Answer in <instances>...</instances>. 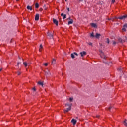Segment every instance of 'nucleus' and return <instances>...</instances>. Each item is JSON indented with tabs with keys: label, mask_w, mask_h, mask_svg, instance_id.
Masks as SVG:
<instances>
[{
	"label": "nucleus",
	"mask_w": 127,
	"mask_h": 127,
	"mask_svg": "<svg viewBox=\"0 0 127 127\" xmlns=\"http://www.w3.org/2000/svg\"><path fill=\"white\" fill-rule=\"evenodd\" d=\"M67 10L68 12H70V8H67Z\"/></svg>",
	"instance_id": "ea45409f"
},
{
	"label": "nucleus",
	"mask_w": 127,
	"mask_h": 127,
	"mask_svg": "<svg viewBox=\"0 0 127 127\" xmlns=\"http://www.w3.org/2000/svg\"><path fill=\"white\" fill-rule=\"evenodd\" d=\"M44 65L45 66H48V64H47V63H45Z\"/></svg>",
	"instance_id": "e433bc0d"
},
{
	"label": "nucleus",
	"mask_w": 127,
	"mask_h": 127,
	"mask_svg": "<svg viewBox=\"0 0 127 127\" xmlns=\"http://www.w3.org/2000/svg\"><path fill=\"white\" fill-rule=\"evenodd\" d=\"M23 65L25 66V67H27V63L26 62H23Z\"/></svg>",
	"instance_id": "5701e85b"
},
{
	"label": "nucleus",
	"mask_w": 127,
	"mask_h": 127,
	"mask_svg": "<svg viewBox=\"0 0 127 127\" xmlns=\"http://www.w3.org/2000/svg\"><path fill=\"white\" fill-rule=\"evenodd\" d=\"M115 0H112V3H114L115 2Z\"/></svg>",
	"instance_id": "58836bf2"
},
{
	"label": "nucleus",
	"mask_w": 127,
	"mask_h": 127,
	"mask_svg": "<svg viewBox=\"0 0 127 127\" xmlns=\"http://www.w3.org/2000/svg\"><path fill=\"white\" fill-rule=\"evenodd\" d=\"M73 54H74V55H76V56H78V53H76V52H74V53H73Z\"/></svg>",
	"instance_id": "2f4dec72"
},
{
	"label": "nucleus",
	"mask_w": 127,
	"mask_h": 127,
	"mask_svg": "<svg viewBox=\"0 0 127 127\" xmlns=\"http://www.w3.org/2000/svg\"><path fill=\"white\" fill-rule=\"evenodd\" d=\"M47 34H48V36H49L51 39L52 38H53V35L50 33V32H48Z\"/></svg>",
	"instance_id": "6e6552de"
},
{
	"label": "nucleus",
	"mask_w": 127,
	"mask_h": 127,
	"mask_svg": "<svg viewBox=\"0 0 127 127\" xmlns=\"http://www.w3.org/2000/svg\"><path fill=\"white\" fill-rule=\"evenodd\" d=\"M43 46H42V44H41L40 45V48H39V51H40V52H41V51L42 50V48H43Z\"/></svg>",
	"instance_id": "412c9836"
},
{
	"label": "nucleus",
	"mask_w": 127,
	"mask_h": 127,
	"mask_svg": "<svg viewBox=\"0 0 127 127\" xmlns=\"http://www.w3.org/2000/svg\"><path fill=\"white\" fill-rule=\"evenodd\" d=\"M79 1H84V0H79Z\"/></svg>",
	"instance_id": "37998d69"
},
{
	"label": "nucleus",
	"mask_w": 127,
	"mask_h": 127,
	"mask_svg": "<svg viewBox=\"0 0 127 127\" xmlns=\"http://www.w3.org/2000/svg\"><path fill=\"white\" fill-rule=\"evenodd\" d=\"M99 5H103V2H99L98 3Z\"/></svg>",
	"instance_id": "c756f323"
},
{
	"label": "nucleus",
	"mask_w": 127,
	"mask_h": 127,
	"mask_svg": "<svg viewBox=\"0 0 127 127\" xmlns=\"http://www.w3.org/2000/svg\"><path fill=\"white\" fill-rule=\"evenodd\" d=\"M32 90H33V91L35 92V91H36V88L35 87H34L33 88Z\"/></svg>",
	"instance_id": "72a5a7b5"
},
{
	"label": "nucleus",
	"mask_w": 127,
	"mask_h": 127,
	"mask_svg": "<svg viewBox=\"0 0 127 127\" xmlns=\"http://www.w3.org/2000/svg\"><path fill=\"white\" fill-rule=\"evenodd\" d=\"M123 40H124L125 42H127V37L125 36L123 38Z\"/></svg>",
	"instance_id": "aec40b11"
},
{
	"label": "nucleus",
	"mask_w": 127,
	"mask_h": 127,
	"mask_svg": "<svg viewBox=\"0 0 127 127\" xmlns=\"http://www.w3.org/2000/svg\"><path fill=\"white\" fill-rule=\"evenodd\" d=\"M111 109H112V107H109L108 108L109 111H110Z\"/></svg>",
	"instance_id": "4c0bfd02"
},
{
	"label": "nucleus",
	"mask_w": 127,
	"mask_h": 127,
	"mask_svg": "<svg viewBox=\"0 0 127 127\" xmlns=\"http://www.w3.org/2000/svg\"><path fill=\"white\" fill-rule=\"evenodd\" d=\"M19 64H21V62H18L17 66H18V65H19Z\"/></svg>",
	"instance_id": "f704fd0d"
},
{
	"label": "nucleus",
	"mask_w": 127,
	"mask_h": 127,
	"mask_svg": "<svg viewBox=\"0 0 127 127\" xmlns=\"http://www.w3.org/2000/svg\"><path fill=\"white\" fill-rule=\"evenodd\" d=\"M55 63H56V60H55V59H53L52 61V65H55Z\"/></svg>",
	"instance_id": "f8f14e48"
},
{
	"label": "nucleus",
	"mask_w": 127,
	"mask_h": 127,
	"mask_svg": "<svg viewBox=\"0 0 127 127\" xmlns=\"http://www.w3.org/2000/svg\"><path fill=\"white\" fill-rule=\"evenodd\" d=\"M45 75L47 77L50 76V71H49L48 69H47V70L45 71Z\"/></svg>",
	"instance_id": "39448f33"
},
{
	"label": "nucleus",
	"mask_w": 127,
	"mask_h": 127,
	"mask_svg": "<svg viewBox=\"0 0 127 127\" xmlns=\"http://www.w3.org/2000/svg\"><path fill=\"white\" fill-rule=\"evenodd\" d=\"M100 36H101V34L99 33H96L94 37H96V38L99 39L100 38Z\"/></svg>",
	"instance_id": "9b49d317"
},
{
	"label": "nucleus",
	"mask_w": 127,
	"mask_h": 127,
	"mask_svg": "<svg viewBox=\"0 0 127 127\" xmlns=\"http://www.w3.org/2000/svg\"><path fill=\"white\" fill-rule=\"evenodd\" d=\"M109 19V20H110V19Z\"/></svg>",
	"instance_id": "3c124183"
},
{
	"label": "nucleus",
	"mask_w": 127,
	"mask_h": 127,
	"mask_svg": "<svg viewBox=\"0 0 127 127\" xmlns=\"http://www.w3.org/2000/svg\"><path fill=\"white\" fill-rule=\"evenodd\" d=\"M81 57H83L85 55H87V53L85 51H83L80 53Z\"/></svg>",
	"instance_id": "20e7f679"
},
{
	"label": "nucleus",
	"mask_w": 127,
	"mask_h": 127,
	"mask_svg": "<svg viewBox=\"0 0 127 127\" xmlns=\"http://www.w3.org/2000/svg\"><path fill=\"white\" fill-rule=\"evenodd\" d=\"M99 115L96 116V118H99Z\"/></svg>",
	"instance_id": "c03bdc74"
},
{
	"label": "nucleus",
	"mask_w": 127,
	"mask_h": 127,
	"mask_svg": "<svg viewBox=\"0 0 127 127\" xmlns=\"http://www.w3.org/2000/svg\"><path fill=\"white\" fill-rule=\"evenodd\" d=\"M127 15H125L124 16L119 17L118 18H117L118 19L123 20V19H126V18H127Z\"/></svg>",
	"instance_id": "f03ea898"
},
{
	"label": "nucleus",
	"mask_w": 127,
	"mask_h": 127,
	"mask_svg": "<svg viewBox=\"0 0 127 127\" xmlns=\"http://www.w3.org/2000/svg\"><path fill=\"white\" fill-rule=\"evenodd\" d=\"M53 23H54V24H55L57 26H58V21H57V20L55 19H53Z\"/></svg>",
	"instance_id": "0eeeda50"
},
{
	"label": "nucleus",
	"mask_w": 127,
	"mask_h": 127,
	"mask_svg": "<svg viewBox=\"0 0 127 127\" xmlns=\"http://www.w3.org/2000/svg\"><path fill=\"white\" fill-rule=\"evenodd\" d=\"M67 19H69V20H71V17H69Z\"/></svg>",
	"instance_id": "79ce46f5"
},
{
	"label": "nucleus",
	"mask_w": 127,
	"mask_h": 127,
	"mask_svg": "<svg viewBox=\"0 0 127 127\" xmlns=\"http://www.w3.org/2000/svg\"><path fill=\"white\" fill-rule=\"evenodd\" d=\"M27 9H28V10H32V7L30 6H27Z\"/></svg>",
	"instance_id": "2eb2a0df"
},
{
	"label": "nucleus",
	"mask_w": 127,
	"mask_h": 127,
	"mask_svg": "<svg viewBox=\"0 0 127 127\" xmlns=\"http://www.w3.org/2000/svg\"><path fill=\"white\" fill-rule=\"evenodd\" d=\"M90 36L91 37H95V36L94 35V33L92 32L91 34H90Z\"/></svg>",
	"instance_id": "a878e982"
},
{
	"label": "nucleus",
	"mask_w": 127,
	"mask_h": 127,
	"mask_svg": "<svg viewBox=\"0 0 127 127\" xmlns=\"http://www.w3.org/2000/svg\"><path fill=\"white\" fill-rule=\"evenodd\" d=\"M16 1H19V0H16Z\"/></svg>",
	"instance_id": "49530a36"
},
{
	"label": "nucleus",
	"mask_w": 127,
	"mask_h": 127,
	"mask_svg": "<svg viewBox=\"0 0 127 127\" xmlns=\"http://www.w3.org/2000/svg\"><path fill=\"white\" fill-rule=\"evenodd\" d=\"M71 123H72L73 125H74V126H75V125H76V124H77V120H76L75 119H72L71 120Z\"/></svg>",
	"instance_id": "423d86ee"
},
{
	"label": "nucleus",
	"mask_w": 127,
	"mask_h": 127,
	"mask_svg": "<svg viewBox=\"0 0 127 127\" xmlns=\"http://www.w3.org/2000/svg\"><path fill=\"white\" fill-rule=\"evenodd\" d=\"M61 15V16H64L63 19H65L66 18V14H64V13H62Z\"/></svg>",
	"instance_id": "4468645a"
},
{
	"label": "nucleus",
	"mask_w": 127,
	"mask_h": 127,
	"mask_svg": "<svg viewBox=\"0 0 127 127\" xmlns=\"http://www.w3.org/2000/svg\"><path fill=\"white\" fill-rule=\"evenodd\" d=\"M35 20L38 21L39 20V15L38 14H37L35 17Z\"/></svg>",
	"instance_id": "1a4fd4ad"
},
{
	"label": "nucleus",
	"mask_w": 127,
	"mask_h": 127,
	"mask_svg": "<svg viewBox=\"0 0 127 127\" xmlns=\"http://www.w3.org/2000/svg\"><path fill=\"white\" fill-rule=\"evenodd\" d=\"M118 71H122V72H123V68L120 67V68H119L118 69Z\"/></svg>",
	"instance_id": "bb28decb"
},
{
	"label": "nucleus",
	"mask_w": 127,
	"mask_h": 127,
	"mask_svg": "<svg viewBox=\"0 0 127 127\" xmlns=\"http://www.w3.org/2000/svg\"><path fill=\"white\" fill-rule=\"evenodd\" d=\"M123 27H127V23L124 24Z\"/></svg>",
	"instance_id": "473e14b6"
},
{
	"label": "nucleus",
	"mask_w": 127,
	"mask_h": 127,
	"mask_svg": "<svg viewBox=\"0 0 127 127\" xmlns=\"http://www.w3.org/2000/svg\"><path fill=\"white\" fill-rule=\"evenodd\" d=\"M69 101H70V102H72V101H73V98H69Z\"/></svg>",
	"instance_id": "c9c22d12"
},
{
	"label": "nucleus",
	"mask_w": 127,
	"mask_h": 127,
	"mask_svg": "<svg viewBox=\"0 0 127 127\" xmlns=\"http://www.w3.org/2000/svg\"><path fill=\"white\" fill-rule=\"evenodd\" d=\"M124 126H125L126 127H127V120H125L124 121Z\"/></svg>",
	"instance_id": "f3484780"
},
{
	"label": "nucleus",
	"mask_w": 127,
	"mask_h": 127,
	"mask_svg": "<svg viewBox=\"0 0 127 127\" xmlns=\"http://www.w3.org/2000/svg\"><path fill=\"white\" fill-rule=\"evenodd\" d=\"M35 7L36 8H38L39 7V4H38V3H36L35 4Z\"/></svg>",
	"instance_id": "393cba45"
},
{
	"label": "nucleus",
	"mask_w": 127,
	"mask_h": 127,
	"mask_svg": "<svg viewBox=\"0 0 127 127\" xmlns=\"http://www.w3.org/2000/svg\"><path fill=\"white\" fill-rule=\"evenodd\" d=\"M38 84L40 85V86H42V87H43V82L39 81L38 82Z\"/></svg>",
	"instance_id": "6ab92c4d"
},
{
	"label": "nucleus",
	"mask_w": 127,
	"mask_h": 127,
	"mask_svg": "<svg viewBox=\"0 0 127 127\" xmlns=\"http://www.w3.org/2000/svg\"><path fill=\"white\" fill-rule=\"evenodd\" d=\"M118 41L121 43H124L125 42V40L122 39L121 38H118Z\"/></svg>",
	"instance_id": "9d476101"
},
{
	"label": "nucleus",
	"mask_w": 127,
	"mask_h": 127,
	"mask_svg": "<svg viewBox=\"0 0 127 127\" xmlns=\"http://www.w3.org/2000/svg\"><path fill=\"white\" fill-rule=\"evenodd\" d=\"M71 110H72V107H68V108H66V109H64V113L66 114V113H68V112H69V111H71Z\"/></svg>",
	"instance_id": "f257e3e1"
},
{
	"label": "nucleus",
	"mask_w": 127,
	"mask_h": 127,
	"mask_svg": "<svg viewBox=\"0 0 127 127\" xmlns=\"http://www.w3.org/2000/svg\"><path fill=\"white\" fill-rule=\"evenodd\" d=\"M112 44L113 45H116V44H117V42H115V41H112Z\"/></svg>",
	"instance_id": "b1692460"
},
{
	"label": "nucleus",
	"mask_w": 127,
	"mask_h": 127,
	"mask_svg": "<svg viewBox=\"0 0 127 127\" xmlns=\"http://www.w3.org/2000/svg\"><path fill=\"white\" fill-rule=\"evenodd\" d=\"M101 52V54H100V56L101 57V58H103V59H106L107 57H106V56H105V55L104 54V53H103V52L102 51H100Z\"/></svg>",
	"instance_id": "7ed1b4c3"
},
{
	"label": "nucleus",
	"mask_w": 127,
	"mask_h": 127,
	"mask_svg": "<svg viewBox=\"0 0 127 127\" xmlns=\"http://www.w3.org/2000/svg\"><path fill=\"white\" fill-rule=\"evenodd\" d=\"M126 28H127V27H123V28H122L123 31H126Z\"/></svg>",
	"instance_id": "c85d7f7f"
},
{
	"label": "nucleus",
	"mask_w": 127,
	"mask_h": 127,
	"mask_svg": "<svg viewBox=\"0 0 127 127\" xmlns=\"http://www.w3.org/2000/svg\"><path fill=\"white\" fill-rule=\"evenodd\" d=\"M65 107H68V108H72V105H70V104H69V103H66V104H65Z\"/></svg>",
	"instance_id": "ddd939ff"
},
{
	"label": "nucleus",
	"mask_w": 127,
	"mask_h": 127,
	"mask_svg": "<svg viewBox=\"0 0 127 127\" xmlns=\"http://www.w3.org/2000/svg\"><path fill=\"white\" fill-rule=\"evenodd\" d=\"M91 26H92V27L96 28V27H97V24H96L95 23H92Z\"/></svg>",
	"instance_id": "a211bd4d"
},
{
	"label": "nucleus",
	"mask_w": 127,
	"mask_h": 127,
	"mask_svg": "<svg viewBox=\"0 0 127 127\" xmlns=\"http://www.w3.org/2000/svg\"><path fill=\"white\" fill-rule=\"evenodd\" d=\"M71 58H72V59H74V58H75V55L74 54V53L71 54Z\"/></svg>",
	"instance_id": "4be33fe9"
},
{
	"label": "nucleus",
	"mask_w": 127,
	"mask_h": 127,
	"mask_svg": "<svg viewBox=\"0 0 127 127\" xmlns=\"http://www.w3.org/2000/svg\"><path fill=\"white\" fill-rule=\"evenodd\" d=\"M107 43H108V44H109V43H110V40L109 39V38L107 39Z\"/></svg>",
	"instance_id": "cd10ccee"
},
{
	"label": "nucleus",
	"mask_w": 127,
	"mask_h": 127,
	"mask_svg": "<svg viewBox=\"0 0 127 127\" xmlns=\"http://www.w3.org/2000/svg\"><path fill=\"white\" fill-rule=\"evenodd\" d=\"M89 45H92V43L90 42L88 43Z\"/></svg>",
	"instance_id": "a19ab883"
},
{
	"label": "nucleus",
	"mask_w": 127,
	"mask_h": 127,
	"mask_svg": "<svg viewBox=\"0 0 127 127\" xmlns=\"http://www.w3.org/2000/svg\"><path fill=\"white\" fill-rule=\"evenodd\" d=\"M73 19H71L70 21H68V25H70V24H73Z\"/></svg>",
	"instance_id": "dca6fc26"
},
{
	"label": "nucleus",
	"mask_w": 127,
	"mask_h": 127,
	"mask_svg": "<svg viewBox=\"0 0 127 127\" xmlns=\"http://www.w3.org/2000/svg\"><path fill=\"white\" fill-rule=\"evenodd\" d=\"M17 75H18V76H19V75H20V74H21V72H20V71H17Z\"/></svg>",
	"instance_id": "7c9ffc66"
},
{
	"label": "nucleus",
	"mask_w": 127,
	"mask_h": 127,
	"mask_svg": "<svg viewBox=\"0 0 127 127\" xmlns=\"http://www.w3.org/2000/svg\"><path fill=\"white\" fill-rule=\"evenodd\" d=\"M65 1H67V0H65Z\"/></svg>",
	"instance_id": "8fccbe9b"
},
{
	"label": "nucleus",
	"mask_w": 127,
	"mask_h": 127,
	"mask_svg": "<svg viewBox=\"0 0 127 127\" xmlns=\"http://www.w3.org/2000/svg\"><path fill=\"white\" fill-rule=\"evenodd\" d=\"M76 119H78V117H76Z\"/></svg>",
	"instance_id": "09e8293b"
},
{
	"label": "nucleus",
	"mask_w": 127,
	"mask_h": 127,
	"mask_svg": "<svg viewBox=\"0 0 127 127\" xmlns=\"http://www.w3.org/2000/svg\"><path fill=\"white\" fill-rule=\"evenodd\" d=\"M1 69L0 68V72H1Z\"/></svg>",
	"instance_id": "a18cd8bd"
},
{
	"label": "nucleus",
	"mask_w": 127,
	"mask_h": 127,
	"mask_svg": "<svg viewBox=\"0 0 127 127\" xmlns=\"http://www.w3.org/2000/svg\"><path fill=\"white\" fill-rule=\"evenodd\" d=\"M19 59H20V57H19Z\"/></svg>",
	"instance_id": "de8ad7c7"
}]
</instances>
